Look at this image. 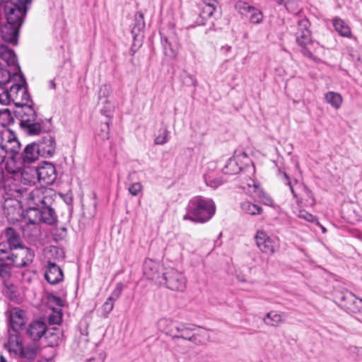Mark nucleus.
Wrapping results in <instances>:
<instances>
[{
  "label": "nucleus",
  "instance_id": "4468645a",
  "mask_svg": "<svg viewBox=\"0 0 362 362\" xmlns=\"http://www.w3.org/2000/svg\"><path fill=\"white\" fill-rule=\"evenodd\" d=\"M0 58L4 60L8 66L13 67V75L17 76L18 74L21 73L15 52L4 44H0Z\"/></svg>",
  "mask_w": 362,
  "mask_h": 362
},
{
  "label": "nucleus",
  "instance_id": "58836bf2",
  "mask_svg": "<svg viewBox=\"0 0 362 362\" xmlns=\"http://www.w3.org/2000/svg\"><path fill=\"white\" fill-rule=\"evenodd\" d=\"M62 320V310H59L57 312L54 311L53 313L50 314L48 317V322L49 325H59Z\"/></svg>",
  "mask_w": 362,
  "mask_h": 362
},
{
  "label": "nucleus",
  "instance_id": "6e6d98bb",
  "mask_svg": "<svg viewBox=\"0 0 362 362\" xmlns=\"http://www.w3.org/2000/svg\"><path fill=\"white\" fill-rule=\"evenodd\" d=\"M322 231L325 233L326 232V228L322 226Z\"/></svg>",
  "mask_w": 362,
  "mask_h": 362
},
{
  "label": "nucleus",
  "instance_id": "09e8293b",
  "mask_svg": "<svg viewBox=\"0 0 362 362\" xmlns=\"http://www.w3.org/2000/svg\"><path fill=\"white\" fill-rule=\"evenodd\" d=\"M168 141L167 137H156L154 143L156 144L163 145Z\"/></svg>",
  "mask_w": 362,
  "mask_h": 362
},
{
  "label": "nucleus",
  "instance_id": "8fccbe9b",
  "mask_svg": "<svg viewBox=\"0 0 362 362\" xmlns=\"http://www.w3.org/2000/svg\"><path fill=\"white\" fill-rule=\"evenodd\" d=\"M187 78H188V80H189L188 82L190 84H192L193 86L196 85L197 81H196V79L194 78V76L192 75L189 74V75L187 76Z\"/></svg>",
  "mask_w": 362,
  "mask_h": 362
},
{
  "label": "nucleus",
  "instance_id": "a18cd8bd",
  "mask_svg": "<svg viewBox=\"0 0 362 362\" xmlns=\"http://www.w3.org/2000/svg\"><path fill=\"white\" fill-rule=\"evenodd\" d=\"M143 187L141 182H137L129 185L128 190L133 196H136L141 191Z\"/></svg>",
  "mask_w": 362,
  "mask_h": 362
},
{
  "label": "nucleus",
  "instance_id": "37998d69",
  "mask_svg": "<svg viewBox=\"0 0 362 362\" xmlns=\"http://www.w3.org/2000/svg\"><path fill=\"white\" fill-rule=\"evenodd\" d=\"M349 354L356 360H362V347L352 346L349 348Z\"/></svg>",
  "mask_w": 362,
  "mask_h": 362
},
{
  "label": "nucleus",
  "instance_id": "680f3d73",
  "mask_svg": "<svg viewBox=\"0 0 362 362\" xmlns=\"http://www.w3.org/2000/svg\"><path fill=\"white\" fill-rule=\"evenodd\" d=\"M52 358L47 359V362H52Z\"/></svg>",
  "mask_w": 362,
  "mask_h": 362
},
{
  "label": "nucleus",
  "instance_id": "423d86ee",
  "mask_svg": "<svg viewBox=\"0 0 362 362\" xmlns=\"http://www.w3.org/2000/svg\"><path fill=\"white\" fill-rule=\"evenodd\" d=\"M21 175L29 184H35L37 179L42 184L49 185L57 179L55 166L49 162H43L36 168L24 170Z\"/></svg>",
  "mask_w": 362,
  "mask_h": 362
},
{
  "label": "nucleus",
  "instance_id": "e433bc0d",
  "mask_svg": "<svg viewBox=\"0 0 362 362\" xmlns=\"http://www.w3.org/2000/svg\"><path fill=\"white\" fill-rule=\"evenodd\" d=\"M254 6H250L249 4L245 1H239L236 2L235 5V9L241 14L244 16H247L250 14V10L252 9Z\"/></svg>",
  "mask_w": 362,
  "mask_h": 362
},
{
  "label": "nucleus",
  "instance_id": "72a5a7b5",
  "mask_svg": "<svg viewBox=\"0 0 362 362\" xmlns=\"http://www.w3.org/2000/svg\"><path fill=\"white\" fill-rule=\"evenodd\" d=\"M22 168L21 163H17L15 158H10L6 163V170L10 174H17Z\"/></svg>",
  "mask_w": 362,
  "mask_h": 362
},
{
  "label": "nucleus",
  "instance_id": "a19ab883",
  "mask_svg": "<svg viewBox=\"0 0 362 362\" xmlns=\"http://www.w3.org/2000/svg\"><path fill=\"white\" fill-rule=\"evenodd\" d=\"M11 74L6 69H0V85L4 86L10 81Z\"/></svg>",
  "mask_w": 362,
  "mask_h": 362
},
{
  "label": "nucleus",
  "instance_id": "a878e982",
  "mask_svg": "<svg viewBox=\"0 0 362 362\" xmlns=\"http://www.w3.org/2000/svg\"><path fill=\"white\" fill-rule=\"evenodd\" d=\"M263 322L267 325L277 327L284 322L283 313H279L274 310L269 311L264 315Z\"/></svg>",
  "mask_w": 362,
  "mask_h": 362
},
{
  "label": "nucleus",
  "instance_id": "393cba45",
  "mask_svg": "<svg viewBox=\"0 0 362 362\" xmlns=\"http://www.w3.org/2000/svg\"><path fill=\"white\" fill-rule=\"evenodd\" d=\"M216 11V4H202L201 5V11L199 13L200 20H197L199 25H204L205 21L211 18Z\"/></svg>",
  "mask_w": 362,
  "mask_h": 362
},
{
  "label": "nucleus",
  "instance_id": "aec40b11",
  "mask_svg": "<svg viewBox=\"0 0 362 362\" xmlns=\"http://www.w3.org/2000/svg\"><path fill=\"white\" fill-rule=\"evenodd\" d=\"M21 27L6 23L1 28V37L6 42L17 45L18 30Z\"/></svg>",
  "mask_w": 362,
  "mask_h": 362
},
{
  "label": "nucleus",
  "instance_id": "cd10ccee",
  "mask_svg": "<svg viewBox=\"0 0 362 362\" xmlns=\"http://www.w3.org/2000/svg\"><path fill=\"white\" fill-rule=\"evenodd\" d=\"M325 100L328 104L337 110L340 108L343 101L341 95L334 91L327 92L325 95Z\"/></svg>",
  "mask_w": 362,
  "mask_h": 362
},
{
  "label": "nucleus",
  "instance_id": "9d476101",
  "mask_svg": "<svg viewBox=\"0 0 362 362\" xmlns=\"http://www.w3.org/2000/svg\"><path fill=\"white\" fill-rule=\"evenodd\" d=\"M341 306L350 313H362V298H357L350 291L341 293L339 296Z\"/></svg>",
  "mask_w": 362,
  "mask_h": 362
},
{
  "label": "nucleus",
  "instance_id": "9b49d317",
  "mask_svg": "<svg viewBox=\"0 0 362 362\" xmlns=\"http://www.w3.org/2000/svg\"><path fill=\"white\" fill-rule=\"evenodd\" d=\"M47 329V325L45 321L35 320L31 321L28 325L26 334L31 340L37 341L45 336Z\"/></svg>",
  "mask_w": 362,
  "mask_h": 362
},
{
  "label": "nucleus",
  "instance_id": "ddd939ff",
  "mask_svg": "<svg viewBox=\"0 0 362 362\" xmlns=\"http://www.w3.org/2000/svg\"><path fill=\"white\" fill-rule=\"evenodd\" d=\"M0 145L5 157L15 158L21 149V143L17 137H0Z\"/></svg>",
  "mask_w": 362,
  "mask_h": 362
},
{
  "label": "nucleus",
  "instance_id": "4c0bfd02",
  "mask_svg": "<svg viewBox=\"0 0 362 362\" xmlns=\"http://www.w3.org/2000/svg\"><path fill=\"white\" fill-rule=\"evenodd\" d=\"M13 122L11 112L8 109L0 110V124L5 127Z\"/></svg>",
  "mask_w": 362,
  "mask_h": 362
},
{
  "label": "nucleus",
  "instance_id": "6e6552de",
  "mask_svg": "<svg viewBox=\"0 0 362 362\" xmlns=\"http://www.w3.org/2000/svg\"><path fill=\"white\" fill-rule=\"evenodd\" d=\"M310 23L309 21L304 18L299 20L297 23L296 30L294 33L296 43L302 47L303 54L311 58L312 52L307 48V46L312 44V33L310 30Z\"/></svg>",
  "mask_w": 362,
  "mask_h": 362
},
{
  "label": "nucleus",
  "instance_id": "ea45409f",
  "mask_svg": "<svg viewBox=\"0 0 362 362\" xmlns=\"http://www.w3.org/2000/svg\"><path fill=\"white\" fill-rule=\"evenodd\" d=\"M298 216L300 218L304 219L308 222L316 223L317 224L319 223L317 218L315 216L310 214L309 212H308L305 210H300L298 213Z\"/></svg>",
  "mask_w": 362,
  "mask_h": 362
},
{
  "label": "nucleus",
  "instance_id": "6ab92c4d",
  "mask_svg": "<svg viewBox=\"0 0 362 362\" xmlns=\"http://www.w3.org/2000/svg\"><path fill=\"white\" fill-rule=\"evenodd\" d=\"M124 285L122 282L116 284L115 289L102 306L103 315L106 317L112 310L115 302L120 297L122 293Z\"/></svg>",
  "mask_w": 362,
  "mask_h": 362
},
{
  "label": "nucleus",
  "instance_id": "f03ea898",
  "mask_svg": "<svg viewBox=\"0 0 362 362\" xmlns=\"http://www.w3.org/2000/svg\"><path fill=\"white\" fill-rule=\"evenodd\" d=\"M56 197V193L51 189L40 187L33 189L27 197V218L33 223L54 224L57 221L53 207Z\"/></svg>",
  "mask_w": 362,
  "mask_h": 362
},
{
  "label": "nucleus",
  "instance_id": "f704fd0d",
  "mask_svg": "<svg viewBox=\"0 0 362 362\" xmlns=\"http://www.w3.org/2000/svg\"><path fill=\"white\" fill-rule=\"evenodd\" d=\"M204 180L206 185L214 189L217 188L223 183V180L221 177H214L211 175H206L204 176Z\"/></svg>",
  "mask_w": 362,
  "mask_h": 362
},
{
  "label": "nucleus",
  "instance_id": "bf43d9fd",
  "mask_svg": "<svg viewBox=\"0 0 362 362\" xmlns=\"http://www.w3.org/2000/svg\"><path fill=\"white\" fill-rule=\"evenodd\" d=\"M104 127H105L106 129H108V124H107V123H105V124H104Z\"/></svg>",
  "mask_w": 362,
  "mask_h": 362
},
{
  "label": "nucleus",
  "instance_id": "79ce46f5",
  "mask_svg": "<svg viewBox=\"0 0 362 362\" xmlns=\"http://www.w3.org/2000/svg\"><path fill=\"white\" fill-rule=\"evenodd\" d=\"M111 93V87L110 85L104 84L101 86L99 90V99L101 100L103 98L105 99V102L107 103V97Z\"/></svg>",
  "mask_w": 362,
  "mask_h": 362
},
{
  "label": "nucleus",
  "instance_id": "4d7b16f0",
  "mask_svg": "<svg viewBox=\"0 0 362 362\" xmlns=\"http://www.w3.org/2000/svg\"><path fill=\"white\" fill-rule=\"evenodd\" d=\"M51 86H52V88H54L55 84L54 83V82H53V81H52V82H51Z\"/></svg>",
  "mask_w": 362,
  "mask_h": 362
},
{
  "label": "nucleus",
  "instance_id": "7ed1b4c3",
  "mask_svg": "<svg viewBox=\"0 0 362 362\" xmlns=\"http://www.w3.org/2000/svg\"><path fill=\"white\" fill-rule=\"evenodd\" d=\"M159 330L173 340L182 339L196 346L206 344L209 339L207 330L195 325L180 322L168 318H162L158 322Z\"/></svg>",
  "mask_w": 362,
  "mask_h": 362
},
{
  "label": "nucleus",
  "instance_id": "dca6fc26",
  "mask_svg": "<svg viewBox=\"0 0 362 362\" xmlns=\"http://www.w3.org/2000/svg\"><path fill=\"white\" fill-rule=\"evenodd\" d=\"M45 277L50 284L55 285L63 281L64 274L62 269L56 263L49 261Z\"/></svg>",
  "mask_w": 362,
  "mask_h": 362
},
{
  "label": "nucleus",
  "instance_id": "3c124183",
  "mask_svg": "<svg viewBox=\"0 0 362 362\" xmlns=\"http://www.w3.org/2000/svg\"><path fill=\"white\" fill-rule=\"evenodd\" d=\"M174 349H175V351H176L177 352H180V353H184L185 352L184 347H182L181 345H180L178 344L174 347Z\"/></svg>",
  "mask_w": 362,
  "mask_h": 362
},
{
  "label": "nucleus",
  "instance_id": "7c9ffc66",
  "mask_svg": "<svg viewBox=\"0 0 362 362\" xmlns=\"http://www.w3.org/2000/svg\"><path fill=\"white\" fill-rule=\"evenodd\" d=\"M241 209L245 213L252 216L260 214L262 211L259 206L247 201L241 203Z\"/></svg>",
  "mask_w": 362,
  "mask_h": 362
},
{
  "label": "nucleus",
  "instance_id": "b1692460",
  "mask_svg": "<svg viewBox=\"0 0 362 362\" xmlns=\"http://www.w3.org/2000/svg\"><path fill=\"white\" fill-rule=\"evenodd\" d=\"M25 225L22 228V232L25 238L33 239L38 236L40 229L38 224L40 223H33L30 218H27V214L25 216Z\"/></svg>",
  "mask_w": 362,
  "mask_h": 362
},
{
  "label": "nucleus",
  "instance_id": "39448f33",
  "mask_svg": "<svg viewBox=\"0 0 362 362\" xmlns=\"http://www.w3.org/2000/svg\"><path fill=\"white\" fill-rule=\"evenodd\" d=\"M184 220L204 223L209 221L216 213L214 202L207 197L195 196L188 202Z\"/></svg>",
  "mask_w": 362,
  "mask_h": 362
},
{
  "label": "nucleus",
  "instance_id": "2eb2a0df",
  "mask_svg": "<svg viewBox=\"0 0 362 362\" xmlns=\"http://www.w3.org/2000/svg\"><path fill=\"white\" fill-rule=\"evenodd\" d=\"M257 246L264 253L272 255L275 252L274 241L262 230H258L255 235Z\"/></svg>",
  "mask_w": 362,
  "mask_h": 362
},
{
  "label": "nucleus",
  "instance_id": "f257e3e1",
  "mask_svg": "<svg viewBox=\"0 0 362 362\" xmlns=\"http://www.w3.org/2000/svg\"><path fill=\"white\" fill-rule=\"evenodd\" d=\"M18 83L13 84L9 90L5 88H0V103L8 105L13 102L18 108L15 112L21 118V127L28 134L37 135L45 133L42 125L35 122L36 112L33 109V103L28 91L25 78L22 73L17 76L13 75Z\"/></svg>",
  "mask_w": 362,
  "mask_h": 362
},
{
  "label": "nucleus",
  "instance_id": "20e7f679",
  "mask_svg": "<svg viewBox=\"0 0 362 362\" xmlns=\"http://www.w3.org/2000/svg\"><path fill=\"white\" fill-rule=\"evenodd\" d=\"M2 245L0 248L3 250L0 253V279L4 286L13 291L14 286L10 282L13 267H27L32 264L35 259V252L30 247L23 246L21 248L10 252Z\"/></svg>",
  "mask_w": 362,
  "mask_h": 362
},
{
  "label": "nucleus",
  "instance_id": "4be33fe9",
  "mask_svg": "<svg viewBox=\"0 0 362 362\" xmlns=\"http://www.w3.org/2000/svg\"><path fill=\"white\" fill-rule=\"evenodd\" d=\"M40 156L37 145L35 143H32L26 146L23 153L21 155L22 163L25 164H30L35 162Z\"/></svg>",
  "mask_w": 362,
  "mask_h": 362
},
{
  "label": "nucleus",
  "instance_id": "0e129e2a",
  "mask_svg": "<svg viewBox=\"0 0 362 362\" xmlns=\"http://www.w3.org/2000/svg\"><path fill=\"white\" fill-rule=\"evenodd\" d=\"M0 88H5V87H4V86H1L0 85Z\"/></svg>",
  "mask_w": 362,
  "mask_h": 362
},
{
  "label": "nucleus",
  "instance_id": "f8f14e48",
  "mask_svg": "<svg viewBox=\"0 0 362 362\" xmlns=\"http://www.w3.org/2000/svg\"><path fill=\"white\" fill-rule=\"evenodd\" d=\"M160 265L151 259H146L143 265L144 275L150 280L154 281L156 283L162 284V276H160Z\"/></svg>",
  "mask_w": 362,
  "mask_h": 362
},
{
  "label": "nucleus",
  "instance_id": "a211bd4d",
  "mask_svg": "<svg viewBox=\"0 0 362 362\" xmlns=\"http://www.w3.org/2000/svg\"><path fill=\"white\" fill-rule=\"evenodd\" d=\"M36 145L42 157L49 158L55 153L56 142L54 137H42Z\"/></svg>",
  "mask_w": 362,
  "mask_h": 362
},
{
  "label": "nucleus",
  "instance_id": "c756f323",
  "mask_svg": "<svg viewBox=\"0 0 362 362\" xmlns=\"http://www.w3.org/2000/svg\"><path fill=\"white\" fill-rule=\"evenodd\" d=\"M145 28L144 14L138 11L134 15V24L132 28V33L139 35Z\"/></svg>",
  "mask_w": 362,
  "mask_h": 362
},
{
  "label": "nucleus",
  "instance_id": "0eeeda50",
  "mask_svg": "<svg viewBox=\"0 0 362 362\" xmlns=\"http://www.w3.org/2000/svg\"><path fill=\"white\" fill-rule=\"evenodd\" d=\"M32 0H16L11 6H6L7 23L21 27L24 21L29 6Z\"/></svg>",
  "mask_w": 362,
  "mask_h": 362
},
{
  "label": "nucleus",
  "instance_id": "052dcab7",
  "mask_svg": "<svg viewBox=\"0 0 362 362\" xmlns=\"http://www.w3.org/2000/svg\"><path fill=\"white\" fill-rule=\"evenodd\" d=\"M226 51H229L230 49V47H226Z\"/></svg>",
  "mask_w": 362,
  "mask_h": 362
},
{
  "label": "nucleus",
  "instance_id": "13d9d810",
  "mask_svg": "<svg viewBox=\"0 0 362 362\" xmlns=\"http://www.w3.org/2000/svg\"><path fill=\"white\" fill-rule=\"evenodd\" d=\"M8 1H11V3L12 1H16V0H5V2H8Z\"/></svg>",
  "mask_w": 362,
  "mask_h": 362
},
{
  "label": "nucleus",
  "instance_id": "f3484780",
  "mask_svg": "<svg viewBox=\"0 0 362 362\" xmlns=\"http://www.w3.org/2000/svg\"><path fill=\"white\" fill-rule=\"evenodd\" d=\"M16 349H13V351L18 354L21 359L30 362L36 358L37 354V348L36 346L33 345L23 346L18 339H16Z\"/></svg>",
  "mask_w": 362,
  "mask_h": 362
},
{
  "label": "nucleus",
  "instance_id": "603ef678",
  "mask_svg": "<svg viewBox=\"0 0 362 362\" xmlns=\"http://www.w3.org/2000/svg\"><path fill=\"white\" fill-rule=\"evenodd\" d=\"M4 180V171L1 168H0V185L2 183Z\"/></svg>",
  "mask_w": 362,
  "mask_h": 362
},
{
  "label": "nucleus",
  "instance_id": "473e14b6",
  "mask_svg": "<svg viewBox=\"0 0 362 362\" xmlns=\"http://www.w3.org/2000/svg\"><path fill=\"white\" fill-rule=\"evenodd\" d=\"M278 175L282 180H285V184L289 186L290 190L294 198L296 199V203L300 205L302 203V199H299L297 194L296 193L293 186L291 185V181L289 180V177L287 173L282 170L280 168H278Z\"/></svg>",
  "mask_w": 362,
  "mask_h": 362
},
{
  "label": "nucleus",
  "instance_id": "2f4dec72",
  "mask_svg": "<svg viewBox=\"0 0 362 362\" xmlns=\"http://www.w3.org/2000/svg\"><path fill=\"white\" fill-rule=\"evenodd\" d=\"M163 47L164 54L170 58H175L178 49L176 45H173L171 42L169 41L168 38H165L163 41Z\"/></svg>",
  "mask_w": 362,
  "mask_h": 362
},
{
  "label": "nucleus",
  "instance_id": "c85d7f7f",
  "mask_svg": "<svg viewBox=\"0 0 362 362\" xmlns=\"http://www.w3.org/2000/svg\"><path fill=\"white\" fill-rule=\"evenodd\" d=\"M241 170L242 168L238 165L236 158H230L223 168V172L225 174L236 175Z\"/></svg>",
  "mask_w": 362,
  "mask_h": 362
},
{
  "label": "nucleus",
  "instance_id": "864d4df0",
  "mask_svg": "<svg viewBox=\"0 0 362 362\" xmlns=\"http://www.w3.org/2000/svg\"><path fill=\"white\" fill-rule=\"evenodd\" d=\"M202 1H203L202 4H206V3L216 4L215 0H202Z\"/></svg>",
  "mask_w": 362,
  "mask_h": 362
},
{
  "label": "nucleus",
  "instance_id": "5701e85b",
  "mask_svg": "<svg viewBox=\"0 0 362 362\" xmlns=\"http://www.w3.org/2000/svg\"><path fill=\"white\" fill-rule=\"evenodd\" d=\"M44 337L49 346H57L62 341L63 331L57 327L47 328Z\"/></svg>",
  "mask_w": 362,
  "mask_h": 362
},
{
  "label": "nucleus",
  "instance_id": "49530a36",
  "mask_svg": "<svg viewBox=\"0 0 362 362\" xmlns=\"http://www.w3.org/2000/svg\"><path fill=\"white\" fill-rule=\"evenodd\" d=\"M47 299L49 303H53L59 307L64 306V300L54 293H48Z\"/></svg>",
  "mask_w": 362,
  "mask_h": 362
},
{
  "label": "nucleus",
  "instance_id": "e2e57ef3",
  "mask_svg": "<svg viewBox=\"0 0 362 362\" xmlns=\"http://www.w3.org/2000/svg\"><path fill=\"white\" fill-rule=\"evenodd\" d=\"M4 1H5V0H0V4H1V3L4 2Z\"/></svg>",
  "mask_w": 362,
  "mask_h": 362
},
{
  "label": "nucleus",
  "instance_id": "c03bdc74",
  "mask_svg": "<svg viewBox=\"0 0 362 362\" xmlns=\"http://www.w3.org/2000/svg\"><path fill=\"white\" fill-rule=\"evenodd\" d=\"M303 190L305 194V202H307V204L313 206L315 204V199L313 193L306 186L303 187Z\"/></svg>",
  "mask_w": 362,
  "mask_h": 362
},
{
  "label": "nucleus",
  "instance_id": "412c9836",
  "mask_svg": "<svg viewBox=\"0 0 362 362\" xmlns=\"http://www.w3.org/2000/svg\"><path fill=\"white\" fill-rule=\"evenodd\" d=\"M25 324V311L17 307L12 308L10 311V325L12 329L18 332Z\"/></svg>",
  "mask_w": 362,
  "mask_h": 362
},
{
  "label": "nucleus",
  "instance_id": "bb28decb",
  "mask_svg": "<svg viewBox=\"0 0 362 362\" xmlns=\"http://www.w3.org/2000/svg\"><path fill=\"white\" fill-rule=\"evenodd\" d=\"M335 30L341 36L349 37L351 31L349 26L340 18L336 17L332 21Z\"/></svg>",
  "mask_w": 362,
  "mask_h": 362
},
{
  "label": "nucleus",
  "instance_id": "c9c22d12",
  "mask_svg": "<svg viewBox=\"0 0 362 362\" xmlns=\"http://www.w3.org/2000/svg\"><path fill=\"white\" fill-rule=\"evenodd\" d=\"M252 23H259L262 21V13L257 8L253 7L250 10V14L246 16Z\"/></svg>",
  "mask_w": 362,
  "mask_h": 362
},
{
  "label": "nucleus",
  "instance_id": "de8ad7c7",
  "mask_svg": "<svg viewBox=\"0 0 362 362\" xmlns=\"http://www.w3.org/2000/svg\"><path fill=\"white\" fill-rule=\"evenodd\" d=\"M261 200L264 204L267 206H272L274 203L273 199L269 196L264 193Z\"/></svg>",
  "mask_w": 362,
  "mask_h": 362
},
{
  "label": "nucleus",
  "instance_id": "5fc2aeb1",
  "mask_svg": "<svg viewBox=\"0 0 362 362\" xmlns=\"http://www.w3.org/2000/svg\"><path fill=\"white\" fill-rule=\"evenodd\" d=\"M0 362H8L7 359L3 356H0Z\"/></svg>",
  "mask_w": 362,
  "mask_h": 362
},
{
  "label": "nucleus",
  "instance_id": "1a4fd4ad",
  "mask_svg": "<svg viewBox=\"0 0 362 362\" xmlns=\"http://www.w3.org/2000/svg\"><path fill=\"white\" fill-rule=\"evenodd\" d=\"M162 280L164 281L166 287L172 291L183 292L187 287V279L185 275L173 268L163 273Z\"/></svg>",
  "mask_w": 362,
  "mask_h": 362
}]
</instances>
